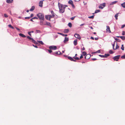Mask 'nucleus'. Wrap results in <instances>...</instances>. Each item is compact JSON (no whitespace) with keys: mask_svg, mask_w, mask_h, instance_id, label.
<instances>
[{"mask_svg":"<svg viewBox=\"0 0 125 125\" xmlns=\"http://www.w3.org/2000/svg\"><path fill=\"white\" fill-rule=\"evenodd\" d=\"M58 5L59 9V12L61 13H63L64 11L65 7L63 5L60 3L59 2L58 3Z\"/></svg>","mask_w":125,"mask_h":125,"instance_id":"f257e3e1","label":"nucleus"},{"mask_svg":"<svg viewBox=\"0 0 125 125\" xmlns=\"http://www.w3.org/2000/svg\"><path fill=\"white\" fill-rule=\"evenodd\" d=\"M37 16L40 20H44V15L43 14L41 13H39L37 14Z\"/></svg>","mask_w":125,"mask_h":125,"instance_id":"f03ea898","label":"nucleus"},{"mask_svg":"<svg viewBox=\"0 0 125 125\" xmlns=\"http://www.w3.org/2000/svg\"><path fill=\"white\" fill-rule=\"evenodd\" d=\"M27 38L28 39H29V40L31 41L32 42L36 44H38V43L37 42H36L35 40L33 39V38L31 37L30 36H27Z\"/></svg>","mask_w":125,"mask_h":125,"instance_id":"7ed1b4c3","label":"nucleus"},{"mask_svg":"<svg viewBox=\"0 0 125 125\" xmlns=\"http://www.w3.org/2000/svg\"><path fill=\"white\" fill-rule=\"evenodd\" d=\"M49 48L50 49H52L53 50H56L57 49V47L54 45L51 46L49 47Z\"/></svg>","mask_w":125,"mask_h":125,"instance_id":"20e7f679","label":"nucleus"},{"mask_svg":"<svg viewBox=\"0 0 125 125\" xmlns=\"http://www.w3.org/2000/svg\"><path fill=\"white\" fill-rule=\"evenodd\" d=\"M120 56V55H117L114 56L113 58L114 59V61H118V59H119Z\"/></svg>","mask_w":125,"mask_h":125,"instance_id":"39448f33","label":"nucleus"},{"mask_svg":"<svg viewBox=\"0 0 125 125\" xmlns=\"http://www.w3.org/2000/svg\"><path fill=\"white\" fill-rule=\"evenodd\" d=\"M68 3L69 4L71 5L72 7L74 8H75V6L73 4V1L71 0H69L68 2Z\"/></svg>","mask_w":125,"mask_h":125,"instance_id":"423d86ee","label":"nucleus"},{"mask_svg":"<svg viewBox=\"0 0 125 125\" xmlns=\"http://www.w3.org/2000/svg\"><path fill=\"white\" fill-rule=\"evenodd\" d=\"M74 37L76 38H77L79 40H80L81 39V38L80 35L78 34H75L74 35Z\"/></svg>","mask_w":125,"mask_h":125,"instance_id":"0eeeda50","label":"nucleus"},{"mask_svg":"<svg viewBox=\"0 0 125 125\" xmlns=\"http://www.w3.org/2000/svg\"><path fill=\"white\" fill-rule=\"evenodd\" d=\"M44 1V0H41L40 1L39 3V6L41 7H42V5L43 4V1Z\"/></svg>","mask_w":125,"mask_h":125,"instance_id":"6e6552de","label":"nucleus"},{"mask_svg":"<svg viewBox=\"0 0 125 125\" xmlns=\"http://www.w3.org/2000/svg\"><path fill=\"white\" fill-rule=\"evenodd\" d=\"M106 30L107 31H108L109 33H110L111 31L110 29V28L109 26H106Z\"/></svg>","mask_w":125,"mask_h":125,"instance_id":"1a4fd4ad","label":"nucleus"},{"mask_svg":"<svg viewBox=\"0 0 125 125\" xmlns=\"http://www.w3.org/2000/svg\"><path fill=\"white\" fill-rule=\"evenodd\" d=\"M68 38L66 37H65L64 40L63 41V42L64 43H65L66 42L68 41Z\"/></svg>","mask_w":125,"mask_h":125,"instance_id":"9d476101","label":"nucleus"},{"mask_svg":"<svg viewBox=\"0 0 125 125\" xmlns=\"http://www.w3.org/2000/svg\"><path fill=\"white\" fill-rule=\"evenodd\" d=\"M55 54L60 55L62 54L60 52H55L54 53H53L52 54L54 55H55Z\"/></svg>","mask_w":125,"mask_h":125,"instance_id":"9b49d317","label":"nucleus"},{"mask_svg":"<svg viewBox=\"0 0 125 125\" xmlns=\"http://www.w3.org/2000/svg\"><path fill=\"white\" fill-rule=\"evenodd\" d=\"M13 1V0H7L6 2L8 3H12Z\"/></svg>","mask_w":125,"mask_h":125,"instance_id":"f8f14e48","label":"nucleus"},{"mask_svg":"<svg viewBox=\"0 0 125 125\" xmlns=\"http://www.w3.org/2000/svg\"><path fill=\"white\" fill-rule=\"evenodd\" d=\"M40 24L42 26L45 25L46 24L44 23L43 21H40Z\"/></svg>","mask_w":125,"mask_h":125,"instance_id":"ddd939ff","label":"nucleus"},{"mask_svg":"<svg viewBox=\"0 0 125 125\" xmlns=\"http://www.w3.org/2000/svg\"><path fill=\"white\" fill-rule=\"evenodd\" d=\"M19 35L23 37V38H25L26 37L25 35H24L23 34L20 33L19 34Z\"/></svg>","mask_w":125,"mask_h":125,"instance_id":"4468645a","label":"nucleus"},{"mask_svg":"<svg viewBox=\"0 0 125 125\" xmlns=\"http://www.w3.org/2000/svg\"><path fill=\"white\" fill-rule=\"evenodd\" d=\"M69 31V30L68 29H65L64 31V33H67Z\"/></svg>","mask_w":125,"mask_h":125,"instance_id":"2eb2a0df","label":"nucleus"},{"mask_svg":"<svg viewBox=\"0 0 125 125\" xmlns=\"http://www.w3.org/2000/svg\"><path fill=\"white\" fill-rule=\"evenodd\" d=\"M57 33L58 34L61 35L62 36H67V34H64L63 33H61L58 32V33Z\"/></svg>","mask_w":125,"mask_h":125,"instance_id":"dca6fc26","label":"nucleus"},{"mask_svg":"<svg viewBox=\"0 0 125 125\" xmlns=\"http://www.w3.org/2000/svg\"><path fill=\"white\" fill-rule=\"evenodd\" d=\"M35 9V7L34 6H33L30 9V10L31 11H33Z\"/></svg>","mask_w":125,"mask_h":125,"instance_id":"f3484780","label":"nucleus"},{"mask_svg":"<svg viewBox=\"0 0 125 125\" xmlns=\"http://www.w3.org/2000/svg\"><path fill=\"white\" fill-rule=\"evenodd\" d=\"M117 2V1H113L111 3H110V5H113L114 4H115V3H116Z\"/></svg>","mask_w":125,"mask_h":125,"instance_id":"a211bd4d","label":"nucleus"},{"mask_svg":"<svg viewBox=\"0 0 125 125\" xmlns=\"http://www.w3.org/2000/svg\"><path fill=\"white\" fill-rule=\"evenodd\" d=\"M77 40L76 39L74 41L73 44H74V46H76L77 45Z\"/></svg>","mask_w":125,"mask_h":125,"instance_id":"6ab92c4d","label":"nucleus"},{"mask_svg":"<svg viewBox=\"0 0 125 125\" xmlns=\"http://www.w3.org/2000/svg\"><path fill=\"white\" fill-rule=\"evenodd\" d=\"M68 58L69 59L72 61H73V58L71 57L68 56Z\"/></svg>","mask_w":125,"mask_h":125,"instance_id":"aec40b11","label":"nucleus"},{"mask_svg":"<svg viewBox=\"0 0 125 125\" xmlns=\"http://www.w3.org/2000/svg\"><path fill=\"white\" fill-rule=\"evenodd\" d=\"M51 13L52 14V15L53 17H54L55 14L53 10H51Z\"/></svg>","mask_w":125,"mask_h":125,"instance_id":"412c9836","label":"nucleus"},{"mask_svg":"<svg viewBox=\"0 0 125 125\" xmlns=\"http://www.w3.org/2000/svg\"><path fill=\"white\" fill-rule=\"evenodd\" d=\"M100 10H96L95 11V13H96L99 12H100Z\"/></svg>","mask_w":125,"mask_h":125,"instance_id":"4be33fe9","label":"nucleus"},{"mask_svg":"<svg viewBox=\"0 0 125 125\" xmlns=\"http://www.w3.org/2000/svg\"><path fill=\"white\" fill-rule=\"evenodd\" d=\"M121 6L123 8H125V2H124L123 3L121 4Z\"/></svg>","mask_w":125,"mask_h":125,"instance_id":"5701e85b","label":"nucleus"},{"mask_svg":"<svg viewBox=\"0 0 125 125\" xmlns=\"http://www.w3.org/2000/svg\"><path fill=\"white\" fill-rule=\"evenodd\" d=\"M114 38L115 40H116V41H117L118 42H121V40L118 39L116 38H115V37H114Z\"/></svg>","mask_w":125,"mask_h":125,"instance_id":"b1692460","label":"nucleus"},{"mask_svg":"<svg viewBox=\"0 0 125 125\" xmlns=\"http://www.w3.org/2000/svg\"><path fill=\"white\" fill-rule=\"evenodd\" d=\"M46 24H46V25L49 26H50V27L51 26V24H50V23L48 22H46Z\"/></svg>","mask_w":125,"mask_h":125,"instance_id":"393cba45","label":"nucleus"},{"mask_svg":"<svg viewBox=\"0 0 125 125\" xmlns=\"http://www.w3.org/2000/svg\"><path fill=\"white\" fill-rule=\"evenodd\" d=\"M37 42L40 44L42 45H43L44 44V43L42 41H37Z\"/></svg>","mask_w":125,"mask_h":125,"instance_id":"a878e982","label":"nucleus"},{"mask_svg":"<svg viewBox=\"0 0 125 125\" xmlns=\"http://www.w3.org/2000/svg\"><path fill=\"white\" fill-rule=\"evenodd\" d=\"M99 56L101 57H103V58H107V56H104V55H99Z\"/></svg>","mask_w":125,"mask_h":125,"instance_id":"bb28decb","label":"nucleus"},{"mask_svg":"<svg viewBox=\"0 0 125 125\" xmlns=\"http://www.w3.org/2000/svg\"><path fill=\"white\" fill-rule=\"evenodd\" d=\"M120 38L123 40H125V36H120Z\"/></svg>","mask_w":125,"mask_h":125,"instance_id":"cd10ccee","label":"nucleus"},{"mask_svg":"<svg viewBox=\"0 0 125 125\" xmlns=\"http://www.w3.org/2000/svg\"><path fill=\"white\" fill-rule=\"evenodd\" d=\"M86 56H87V59H88L89 58H90L91 57L90 54H88L86 55Z\"/></svg>","mask_w":125,"mask_h":125,"instance_id":"c85d7f7f","label":"nucleus"},{"mask_svg":"<svg viewBox=\"0 0 125 125\" xmlns=\"http://www.w3.org/2000/svg\"><path fill=\"white\" fill-rule=\"evenodd\" d=\"M100 5L101 6H103L104 7L105 6V3H104L102 4H100Z\"/></svg>","mask_w":125,"mask_h":125,"instance_id":"c756f323","label":"nucleus"},{"mask_svg":"<svg viewBox=\"0 0 125 125\" xmlns=\"http://www.w3.org/2000/svg\"><path fill=\"white\" fill-rule=\"evenodd\" d=\"M49 20L50 21V19L51 18H52L54 17H53L52 15H49Z\"/></svg>","mask_w":125,"mask_h":125,"instance_id":"7c9ffc66","label":"nucleus"},{"mask_svg":"<svg viewBox=\"0 0 125 125\" xmlns=\"http://www.w3.org/2000/svg\"><path fill=\"white\" fill-rule=\"evenodd\" d=\"M118 13H117L115 15V19L116 20H117L118 19Z\"/></svg>","mask_w":125,"mask_h":125,"instance_id":"2f4dec72","label":"nucleus"},{"mask_svg":"<svg viewBox=\"0 0 125 125\" xmlns=\"http://www.w3.org/2000/svg\"><path fill=\"white\" fill-rule=\"evenodd\" d=\"M68 26L70 28H71L72 27V24L71 23L69 22L68 24Z\"/></svg>","mask_w":125,"mask_h":125,"instance_id":"473e14b6","label":"nucleus"},{"mask_svg":"<svg viewBox=\"0 0 125 125\" xmlns=\"http://www.w3.org/2000/svg\"><path fill=\"white\" fill-rule=\"evenodd\" d=\"M45 17L46 19L49 20V15H45Z\"/></svg>","mask_w":125,"mask_h":125,"instance_id":"72a5a7b5","label":"nucleus"},{"mask_svg":"<svg viewBox=\"0 0 125 125\" xmlns=\"http://www.w3.org/2000/svg\"><path fill=\"white\" fill-rule=\"evenodd\" d=\"M121 49L123 51L124 50V46L123 44H122V47H121Z\"/></svg>","mask_w":125,"mask_h":125,"instance_id":"f704fd0d","label":"nucleus"},{"mask_svg":"<svg viewBox=\"0 0 125 125\" xmlns=\"http://www.w3.org/2000/svg\"><path fill=\"white\" fill-rule=\"evenodd\" d=\"M83 55L84 56L87 53H86L85 52H82Z\"/></svg>","mask_w":125,"mask_h":125,"instance_id":"c9c22d12","label":"nucleus"},{"mask_svg":"<svg viewBox=\"0 0 125 125\" xmlns=\"http://www.w3.org/2000/svg\"><path fill=\"white\" fill-rule=\"evenodd\" d=\"M88 18L90 19H93L94 18V15H92L88 17Z\"/></svg>","mask_w":125,"mask_h":125,"instance_id":"e433bc0d","label":"nucleus"},{"mask_svg":"<svg viewBox=\"0 0 125 125\" xmlns=\"http://www.w3.org/2000/svg\"><path fill=\"white\" fill-rule=\"evenodd\" d=\"M101 52L100 50H99L98 51H96V52L94 53H100Z\"/></svg>","mask_w":125,"mask_h":125,"instance_id":"4c0bfd02","label":"nucleus"},{"mask_svg":"<svg viewBox=\"0 0 125 125\" xmlns=\"http://www.w3.org/2000/svg\"><path fill=\"white\" fill-rule=\"evenodd\" d=\"M8 26L9 27L11 28L12 29H13L14 27L10 24H9L8 25Z\"/></svg>","mask_w":125,"mask_h":125,"instance_id":"58836bf2","label":"nucleus"},{"mask_svg":"<svg viewBox=\"0 0 125 125\" xmlns=\"http://www.w3.org/2000/svg\"><path fill=\"white\" fill-rule=\"evenodd\" d=\"M99 8L102 9H103L104 7H102V6H100V5L99 6Z\"/></svg>","mask_w":125,"mask_h":125,"instance_id":"ea45409f","label":"nucleus"},{"mask_svg":"<svg viewBox=\"0 0 125 125\" xmlns=\"http://www.w3.org/2000/svg\"><path fill=\"white\" fill-rule=\"evenodd\" d=\"M119 48V46L117 45V44L116 46V48L115 49L116 50L118 49Z\"/></svg>","mask_w":125,"mask_h":125,"instance_id":"a19ab883","label":"nucleus"},{"mask_svg":"<svg viewBox=\"0 0 125 125\" xmlns=\"http://www.w3.org/2000/svg\"><path fill=\"white\" fill-rule=\"evenodd\" d=\"M121 58L122 59H125V54L122 56L121 57Z\"/></svg>","mask_w":125,"mask_h":125,"instance_id":"79ce46f5","label":"nucleus"},{"mask_svg":"<svg viewBox=\"0 0 125 125\" xmlns=\"http://www.w3.org/2000/svg\"><path fill=\"white\" fill-rule=\"evenodd\" d=\"M109 53L110 54H112L113 53V52L111 50H110L109 51Z\"/></svg>","mask_w":125,"mask_h":125,"instance_id":"37998d69","label":"nucleus"},{"mask_svg":"<svg viewBox=\"0 0 125 125\" xmlns=\"http://www.w3.org/2000/svg\"><path fill=\"white\" fill-rule=\"evenodd\" d=\"M110 55V54H105L104 55V56H107V57L108 56H109Z\"/></svg>","mask_w":125,"mask_h":125,"instance_id":"c03bdc74","label":"nucleus"},{"mask_svg":"<svg viewBox=\"0 0 125 125\" xmlns=\"http://www.w3.org/2000/svg\"><path fill=\"white\" fill-rule=\"evenodd\" d=\"M122 35H125V31H123L122 33Z\"/></svg>","mask_w":125,"mask_h":125,"instance_id":"a18cd8bd","label":"nucleus"},{"mask_svg":"<svg viewBox=\"0 0 125 125\" xmlns=\"http://www.w3.org/2000/svg\"><path fill=\"white\" fill-rule=\"evenodd\" d=\"M75 16H74L73 17H72V18H71L70 19L72 20H73L75 18Z\"/></svg>","mask_w":125,"mask_h":125,"instance_id":"49530a36","label":"nucleus"},{"mask_svg":"<svg viewBox=\"0 0 125 125\" xmlns=\"http://www.w3.org/2000/svg\"><path fill=\"white\" fill-rule=\"evenodd\" d=\"M36 33H40V31L39 30H36Z\"/></svg>","mask_w":125,"mask_h":125,"instance_id":"de8ad7c7","label":"nucleus"},{"mask_svg":"<svg viewBox=\"0 0 125 125\" xmlns=\"http://www.w3.org/2000/svg\"><path fill=\"white\" fill-rule=\"evenodd\" d=\"M74 59L76 60H79L80 59V58L78 57H76L75 58H74Z\"/></svg>","mask_w":125,"mask_h":125,"instance_id":"09e8293b","label":"nucleus"},{"mask_svg":"<svg viewBox=\"0 0 125 125\" xmlns=\"http://www.w3.org/2000/svg\"><path fill=\"white\" fill-rule=\"evenodd\" d=\"M4 17H5L6 18H7L8 17V16L6 14H4Z\"/></svg>","mask_w":125,"mask_h":125,"instance_id":"8fccbe9b","label":"nucleus"},{"mask_svg":"<svg viewBox=\"0 0 125 125\" xmlns=\"http://www.w3.org/2000/svg\"><path fill=\"white\" fill-rule=\"evenodd\" d=\"M48 51L50 53L52 52V51L51 50V49L48 50Z\"/></svg>","mask_w":125,"mask_h":125,"instance_id":"3c124183","label":"nucleus"},{"mask_svg":"<svg viewBox=\"0 0 125 125\" xmlns=\"http://www.w3.org/2000/svg\"><path fill=\"white\" fill-rule=\"evenodd\" d=\"M28 34H29V35L30 36H31V32L30 31L28 32Z\"/></svg>","mask_w":125,"mask_h":125,"instance_id":"603ef678","label":"nucleus"},{"mask_svg":"<svg viewBox=\"0 0 125 125\" xmlns=\"http://www.w3.org/2000/svg\"><path fill=\"white\" fill-rule=\"evenodd\" d=\"M33 14L32 13L31 14V16H30V18L32 17L33 16Z\"/></svg>","mask_w":125,"mask_h":125,"instance_id":"864d4df0","label":"nucleus"},{"mask_svg":"<svg viewBox=\"0 0 125 125\" xmlns=\"http://www.w3.org/2000/svg\"><path fill=\"white\" fill-rule=\"evenodd\" d=\"M32 46L35 48H38L37 46L36 45H34V44H32Z\"/></svg>","mask_w":125,"mask_h":125,"instance_id":"5fc2aeb1","label":"nucleus"},{"mask_svg":"<svg viewBox=\"0 0 125 125\" xmlns=\"http://www.w3.org/2000/svg\"><path fill=\"white\" fill-rule=\"evenodd\" d=\"M32 19H38V18L37 17H34L33 18H32Z\"/></svg>","mask_w":125,"mask_h":125,"instance_id":"6e6d98bb","label":"nucleus"},{"mask_svg":"<svg viewBox=\"0 0 125 125\" xmlns=\"http://www.w3.org/2000/svg\"><path fill=\"white\" fill-rule=\"evenodd\" d=\"M30 18H31L30 16L28 17H25V19H29Z\"/></svg>","mask_w":125,"mask_h":125,"instance_id":"4d7b16f0","label":"nucleus"},{"mask_svg":"<svg viewBox=\"0 0 125 125\" xmlns=\"http://www.w3.org/2000/svg\"><path fill=\"white\" fill-rule=\"evenodd\" d=\"M125 27V24L121 26V28H124Z\"/></svg>","mask_w":125,"mask_h":125,"instance_id":"13d9d810","label":"nucleus"},{"mask_svg":"<svg viewBox=\"0 0 125 125\" xmlns=\"http://www.w3.org/2000/svg\"><path fill=\"white\" fill-rule=\"evenodd\" d=\"M83 55L82 54H81V56L80 57V59H81L82 58H83Z\"/></svg>","mask_w":125,"mask_h":125,"instance_id":"bf43d9fd","label":"nucleus"},{"mask_svg":"<svg viewBox=\"0 0 125 125\" xmlns=\"http://www.w3.org/2000/svg\"><path fill=\"white\" fill-rule=\"evenodd\" d=\"M92 60L93 61H95V60H97V59L95 58H93L92 59Z\"/></svg>","mask_w":125,"mask_h":125,"instance_id":"052dcab7","label":"nucleus"},{"mask_svg":"<svg viewBox=\"0 0 125 125\" xmlns=\"http://www.w3.org/2000/svg\"><path fill=\"white\" fill-rule=\"evenodd\" d=\"M15 28L18 31H20V29L19 28H17V27H16Z\"/></svg>","mask_w":125,"mask_h":125,"instance_id":"680f3d73","label":"nucleus"},{"mask_svg":"<svg viewBox=\"0 0 125 125\" xmlns=\"http://www.w3.org/2000/svg\"><path fill=\"white\" fill-rule=\"evenodd\" d=\"M115 41L114 42V44H113V45H112L113 47H114V46H115Z\"/></svg>","mask_w":125,"mask_h":125,"instance_id":"e2e57ef3","label":"nucleus"},{"mask_svg":"<svg viewBox=\"0 0 125 125\" xmlns=\"http://www.w3.org/2000/svg\"><path fill=\"white\" fill-rule=\"evenodd\" d=\"M82 49L83 51H84V50H85V48L84 47H83V48Z\"/></svg>","mask_w":125,"mask_h":125,"instance_id":"0e129e2a","label":"nucleus"},{"mask_svg":"<svg viewBox=\"0 0 125 125\" xmlns=\"http://www.w3.org/2000/svg\"><path fill=\"white\" fill-rule=\"evenodd\" d=\"M88 27L89 28H90L91 29H93V28L92 26H89Z\"/></svg>","mask_w":125,"mask_h":125,"instance_id":"69168bd1","label":"nucleus"},{"mask_svg":"<svg viewBox=\"0 0 125 125\" xmlns=\"http://www.w3.org/2000/svg\"><path fill=\"white\" fill-rule=\"evenodd\" d=\"M91 39L93 40H94V38L93 37H91Z\"/></svg>","mask_w":125,"mask_h":125,"instance_id":"338daca9","label":"nucleus"},{"mask_svg":"<svg viewBox=\"0 0 125 125\" xmlns=\"http://www.w3.org/2000/svg\"><path fill=\"white\" fill-rule=\"evenodd\" d=\"M98 39V38H94V39L95 40H97Z\"/></svg>","mask_w":125,"mask_h":125,"instance_id":"774afa93","label":"nucleus"}]
</instances>
